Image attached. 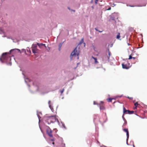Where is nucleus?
<instances>
[{
	"label": "nucleus",
	"mask_w": 147,
	"mask_h": 147,
	"mask_svg": "<svg viewBox=\"0 0 147 147\" xmlns=\"http://www.w3.org/2000/svg\"><path fill=\"white\" fill-rule=\"evenodd\" d=\"M50 102H51L50 101H49L48 102V103H49V105H50ZM49 106H50V105H49Z\"/></svg>",
	"instance_id": "nucleus-26"
},
{
	"label": "nucleus",
	"mask_w": 147,
	"mask_h": 147,
	"mask_svg": "<svg viewBox=\"0 0 147 147\" xmlns=\"http://www.w3.org/2000/svg\"><path fill=\"white\" fill-rule=\"evenodd\" d=\"M111 7H110V8H109L108 9V10H111Z\"/></svg>",
	"instance_id": "nucleus-28"
},
{
	"label": "nucleus",
	"mask_w": 147,
	"mask_h": 147,
	"mask_svg": "<svg viewBox=\"0 0 147 147\" xmlns=\"http://www.w3.org/2000/svg\"><path fill=\"white\" fill-rule=\"evenodd\" d=\"M37 46L36 45L33 44L32 47V50L34 53H37L38 50L37 49Z\"/></svg>",
	"instance_id": "nucleus-5"
},
{
	"label": "nucleus",
	"mask_w": 147,
	"mask_h": 147,
	"mask_svg": "<svg viewBox=\"0 0 147 147\" xmlns=\"http://www.w3.org/2000/svg\"><path fill=\"white\" fill-rule=\"evenodd\" d=\"M62 45V43H61L59 45V50H60V49L61 48V47Z\"/></svg>",
	"instance_id": "nucleus-20"
},
{
	"label": "nucleus",
	"mask_w": 147,
	"mask_h": 147,
	"mask_svg": "<svg viewBox=\"0 0 147 147\" xmlns=\"http://www.w3.org/2000/svg\"><path fill=\"white\" fill-rule=\"evenodd\" d=\"M112 99L113 98H110L108 99L107 100L108 102H111Z\"/></svg>",
	"instance_id": "nucleus-15"
},
{
	"label": "nucleus",
	"mask_w": 147,
	"mask_h": 147,
	"mask_svg": "<svg viewBox=\"0 0 147 147\" xmlns=\"http://www.w3.org/2000/svg\"><path fill=\"white\" fill-rule=\"evenodd\" d=\"M98 1V0H95V3L96 4H97Z\"/></svg>",
	"instance_id": "nucleus-23"
},
{
	"label": "nucleus",
	"mask_w": 147,
	"mask_h": 147,
	"mask_svg": "<svg viewBox=\"0 0 147 147\" xmlns=\"http://www.w3.org/2000/svg\"><path fill=\"white\" fill-rule=\"evenodd\" d=\"M54 142H53L52 143V144H54Z\"/></svg>",
	"instance_id": "nucleus-30"
},
{
	"label": "nucleus",
	"mask_w": 147,
	"mask_h": 147,
	"mask_svg": "<svg viewBox=\"0 0 147 147\" xmlns=\"http://www.w3.org/2000/svg\"><path fill=\"white\" fill-rule=\"evenodd\" d=\"M127 98L130 99H133V98L132 97H129V96L127 97Z\"/></svg>",
	"instance_id": "nucleus-22"
},
{
	"label": "nucleus",
	"mask_w": 147,
	"mask_h": 147,
	"mask_svg": "<svg viewBox=\"0 0 147 147\" xmlns=\"http://www.w3.org/2000/svg\"><path fill=\"white\" fill-rule=\"evenodd\" d=\"M133 146H134V145H133Z\"/></svg>",
	"instance_id": "nucleus-33"
},
{
	"label": "nucleus",
	"mask_w": 147,
	"mask_h": 147,
	"mask_svg": "<svg viewBox=\"0 0 147 147\" xmlns=\"http://www.w3.org/2000/svg\"><path fill=\"white\" fill-rule=\"evenodd\" d=\"M126 135H127V140H128V139L129 137V132H127V133H126Z\"/></svg>",
	"instance_id": "nucleus-14"
},
{
	"label": "nucleus",
	"mask_w": 147,
	"mask_h": 147,
	"mask_svg": "<svg viewBox=\"0 0 147 147\" xmlns=\"http://www.w3.org/2000/svg\"><path fill=\"white\" fill-rule=\"evenodd\" d=\"M92 57L94 60V63H95L96 64L98 63V62L97 61V59L96 58H95L93 56H92Z\"/></svg>",
	"instance_id": "nucleus-9"
},
{
	"label": "nucleus",
	"mask_w": 147,
	"mask_h": 147,
	"mask_svg": "<svg viewBox=\"0 0 147 147\" xmlns=\"http://www.w3.org/2000/svg\"><path fill=\"white\" fill-rule=\"evenodd\" d=\"M37 45L40 47L42 46H45V44H44L42 43H37Z\"/></svg>",
	"instance_id": "nucleus-10"
},
{
	"label": "nucleus",
	"mask_w": 147,
	"mask_h": 147,
	"mask_svg": "<svg viewBox=\"0 0 147 147\" xmlns=\"http://www.w3.org/2000/svg\"><path fill=\"white\" fill-rule=\"evenodd\" d=\"M84 45H85V43H84Z\"/></svg>",
	"instance_id": "nucleus-31"
},
{
	"label": "nucleus",
	"mask_w": 147,
	"mask_h": 147,
	"mask_svg": "<svg viewBox=\"0 0 147 147\" xmlns=\"http://www.w3.org/2000/svg\"><path fill=\"white\" fill-rule=\"evenodd\" d=\"M123 130L126 133L127 132H129L128 129H123Z\"/></svg>",
	"instance_id": "nucleus-17"
},
{
	"label": "nucleus",
	"mask_w": 147,
	"mask_h": 147,
	"mask_svg": "<svg viewBox=\"0 0 147 147\" xmlns=\"http://www.w3.org/2000/svg\"><path fill=\"white\" fill-rule=\"evenodd\" d=\"M111 55V53L109 51V53H108V59H109V57H110Z\"/></svg>",
	"instance_id": "nucleus-19"
},
{
	"label": "nucleus",
	"mask_w": 147,
	"mask_h": 147,
	"mask_svg": "<svg viewBox=\"0 0 147 147\" xmlns=\"http://www.w3.org/2000/svg\"><path fill=\"white\" fill-rule=\"evenodd\" d=\"M132 55V54H131V55H130L129 56V58H128L129 59H132L133 57H132V55Z\"/></svg>",
	"instance_id": "nucleus-18"
},
{
	"label": "nucleus",
	"mask_w": 147,
	"mask_h": 147,
	"mask_svg": "<svg viewBox=\"0 0 147 147\" xmlns=\"http://www.w3.org/2000/svg\"><path fill=\"white\" fill-rule=\"evenodd\" d=\"M64 89H63L61 90L60 91V92L62 94L64 92Z\"/></svg>",
	"instance_id": "nucleus-21"
},
{
	"label": "nucleus",
	"mask_w": 147,
	"mask_h": 147,
	"mask_svg": "<svg viewBox=\"0 0 147 147\" xmlns=\"http://www.w3.org/2000/svg\"><path fill=\"white\" fill-rule=\"evenodd\" d=\"M52 131L51 129L49 127H47L46 129V133L51 138H53L51 139V140L53 141L54 140V139L53 138V136L52 134Z\"/></svg>",
	"instance_id": "nucleus-4"
},
{
	"label": "nucleus",
	"mask_w": 147,
	"mask_h": 147,
	"mask_svg": "<svg viewBox=\"0 0 147 147\" xmlns=\"http://www.w3.org/2000/svg\"><path fill=\"white\" fill-rule=\"evenodd\" d=\"M100 105V110H103L105 109V108L103 105V102L102 101H101L100 103L99 104Z\"/></svg>",
	"instance_id": "nucleus-6"
},
{
	"label": "nucleus",
	"mask_w": 147,
	"mask_h": 147,
	"mask_svg": "<svg viewBox=\"0 0 147 147\" xmlns=\"http://www.w3.org/2000/svg\"><path fill=\"white\" fill-rule=\"evenodd\" d=\"M129 112H130V111L127 110L124 107H123V113L124 114H127L128 113H129Z\"/></svg>",
	"instance_id": "nucleus-8"
},
{
	"label": "nucleus",
	"mask_w": 147,
	"mask_h": 147,
	"mask_svg": "<svg viewBox=\"0 0 147 147\" xmlns=\"http://www.w3.org/2000/svg\"><path fill=\"white\" fill-rule=\"evenodd\" d=\"M128 45H130L129 44V43L128 44Z\"/></svg>",
	"instance_id": "nucleus-32"
},
{
	"label": "nucleus",
	"mask_w": 147,
	"mask_h": 147,
	"mask_svg": "<svg viewBox=\"0 0 147 147\" xmlns=\"http://www.w3.org/2000/svg\"><path fill=\"white\" fill-rule=\"evenodd\" d=\"M122 117L123 119L124 120H125V118H124V116H122Z\"/></svg>",
	"instance_id": "nucleus-27"
},
{
	"label": "nucleus",
	"mask_w": 147,
	"mask_h": 147,
	"mask_svg": "<svg viewBox=\"0 0 147 147\" xmlns=\"http://www.w3.org/2000/svg\"><path fill=\"white\" fill-rule=\"evenodd\" d=\"M95 30H97V31H99V32H102V31H98L97 29H96V28L95 29Z\"/></svg>",
	"instance_id": "nucleus-25"
},
{
	"label": "nucleus",
	"mask_w": 147,
	"mask_h": 147,
	"mask_svg": "<svg viewBox=\"0 0 147 147\" xmlns=\"http://www.w3.org/2000/svg\"><path fill=\"white\" fill-rule=\"evenodd\" d=\"M56 121H58V119L55 115H51L47 117L46 121L48 124L55 122Z\"/></svg>",
	"instance_id": "nucleus-2"
},
{
	"label": "nucleus",
	"mask_w": 147,
	"mask_h": 147,
	"mask_svg": "<svg viewBox=\"0 0 147 147\" xmlns=\"http://www.w3.org/2000/svg\"><path fill=\"white\" fill-rule=\"evenodd\" d=\"M79 50H77V47L75 48L71 54L70 56L71 59H72L73 57H76L77 56V59H78L79 58L78 56L79 54Z\"/></svg>",
	"instance_id": "nucleus-3"
},
{
	"label": "nucleus",
	"mask_w": 147,
	"mask_h": 147,
	"mask_svg": "<svg viewBox=\"0 0 147 147\" xmlns=\"http://www.w3.org/2000/svg\"><path fill=\"white\" fill-rule=\"evenodd\" d=\"M122 67L123 69H127L129 68V66H128L126 64H125L124 63H122Z\"/></svg>",
	"instance_id": "nucleus-7"
},
{
	"label": "nucleus",
	"mask_w": 147,
	"mask_h": 147,
	"mask_svg": "<svg viewBox=\"0 0 147 147\" xmlns=\"http://www.w3.org/2000/svg\"><path fill=\"white\" fill-rule=\"evenodd\" d=\"M138 102H136L135 103H134V105L135 106V108H134V109H137V107L138 105Z\"/></svg>",
	"instance_id": "nucleus-13"
},
{
	"label": "nucleus",
	"mask_w": 147,
	"mask_h": 147,
	"mask_svg": "<svg viewBox=\"0 0 147 147\" xmlns=\"http://www.w3.org/2000/svg\"><path fill=\"white\" fill-rule=\"evenodd\" d=\"M134 112L133 111H130V112H129V113H127L128 114H132Z\"/></svg>",
	"instance_id": "nucleus-16"
},
{
	"label": "nucleus",
	"mask_w": 147,
	"mask_h": 147,
	"mask_svg": "<svg viewBox=\"0 0 147 147\" xmlns=\"http://www.w3.org/2000/svg\"><path fill=\"white\" fill-rule=\"evenodd\" d=\"M120 34L119 33H118L117 35V37H116L117 38V39H118L120 40Z\"/></svg>",
	"instance_id": "nucleus-11"
},
{
	"label": "nucleus",
	"mask_w": 147,
	"mask_h": 147,
	"mask_svg": "<svg viewBox=\"0 0 147 147\" xmlns=\"http://www.w3.org/2000/svg\"><path fill=\"white\" fill-rule=\"evenodd\" d=\"M93 104L94 105H98V104H97L96 103L95 101H94V102H93Z\"/></svg>",
	"instance_id": "nucleus-24"
},
{
	"label": "nucleus",
	"mask_w": 147,
	"mask_h": 147,
	"mask_svg": "<svg viewBox=\"0 0 147 147\" xmlns=\"http://www.w3.org/2000/svg\"><path fill=\"white\" fill-rule=\"evenodd\" d=\"M16 50H17L18 52H20V50L18 49H11L9 53H3L1 57L0 58V61L2 62H3L6 61L7 60L10 59V56H9L8 55H9L11 53L14 51Z\"/></svg>",
	"instance_id": "nucleus-1"
},
{
	"label": "nucleus",
	"mask_w": 147,
	"mask_h": 147,
	"mask_svg": "<svg viewBox=\"0 0 147 147\" xmlns=\"http://www.w3.org/2000/svg\"><path fill=\"white\" fill-rule=\"evenodd\" d=\"M84 42V38H82V39L81 41L80 42L79 44H78V45H81L82 43Z\"/></svg>",
	"instance_id": "nucleus-12"
},
{
	"label": "nucleus",
	"mask_w": 147,
	"mask_h": 147,
	"mask_svg": "<svg viewBox=\"0 0 147 147\" xmlns=\"http://www.w3.org/2000/svg\"><path fill=\"white\" fill-rule=\"evenodd\" d=\"M133 58L134 59H136V57H133V58Z\"/></svg>",
	"instance_id": "nucleus-29"
}]
</instances>
